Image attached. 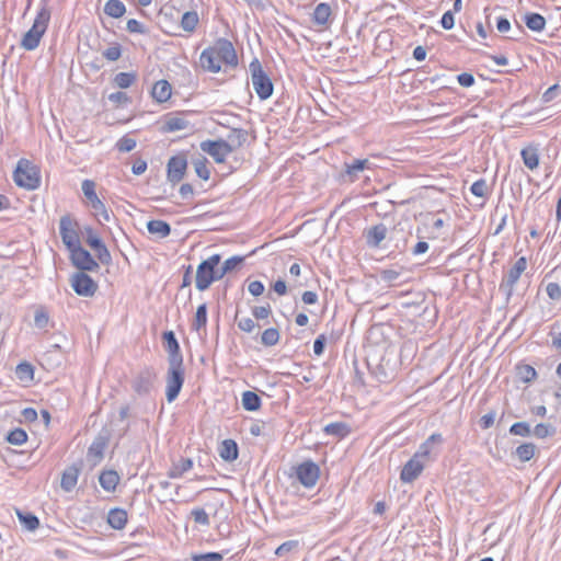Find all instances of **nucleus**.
<instances>
[{
	"label": "nucleus",
	"mask_w": 561,
	"mask_h": 561,
	"mask_svg": "<svg viewBox=\"0 0 561 561\" xmlns=\"http://www.w3.org/2000/svg\"><path fill=\"white\" fill-rule=\"evenodd\" d=\"M220 261V254H213L199 263L195 276V286L198 290L204 291L208 289L214 282L221 279L218 270Z\"/></svg>",
	"instance_id": "obj_1"
},
{
	"label": "nucleus",
	"mask_w": 561,
	"mask_h": 561,
	"mask_svg": "<svg viewBox=\"0 0 561 561\" xmlns=\"http://www.w3.org/2000/svg\"><path fill=\"white\" fill-rule=\"evenodd\" d=\"M50 20V11L47 7H43L32 25V27L24 34L21 46L26 50H34L38 47L41 38L45 34L48 22Z\"/></svg>",
	"instance_id": "obj_2"
},
{
	"label": "nucleus",
	"mask_w": 561,
	"mask_h": 561,
	"mask_svg": "<svg viewBox=\"0 0 561 561\" xmlns=\"http://www.w3.org/2000/svg\"><path fill=\"white\" fill-rule=\"evenodd\" d=\"M15 184L28 191L41 185L39 169L27 159H20L13 173Z\"/></svg>",
	"instance_id": "obj_3"
},
{
	"label": "nucleus",
	"mask_w": 561,
	"mask_h": 561,
	"mask_svg": "<svg viewBox=\"0 0 561 561\" xmlns=\"http://www.w3.org/2000/svg\"><path fill=\"white\" fill-rule=\"evenodd\" d=\"M249 70L251 73V81L253 89L261 100L268 99L274 91V85L268 75L263 70V67L257 58H254L250 65Z\"/></svg>",
	"instance_id": "obj_4"
},
{
	"label": "nucleus",
	"mask_w": 561,
	"mask_h": 561,
	"mask_svg": "<svg viewBox=\"0 0 561 561\" xmlns=\"http://www.w3.org/2000/svg\"><path fill=\"white\" fill-rule=\"evenodd\" d=\"M157 379L156 369L151 366H145L133 376L130 386L138 397H147L153 390Z\"/></svg>",
	"instance_id": "obj_5"
},
{
	"label": "nucleus",
	"mask_w": 561,
	"mask_h": 561,
	"mask_svg": "<svg viewBox=\"0 0 561 561\" xmlns=\"http://www.w3.org/2000/svg\"><path fill=\"white\" fill-rule=\"evenodd\" d=\"M185 380L183 363L169 364L165 376V397L169 403L173 402L181 392Z\"/></svg>",
	"instance_id": "obj_6"
},
{
	"label": "nucleus",
	"mask_w": 561,
	"mask_h": 561,
	"mask_svg": "<svg viewBox=\"0 0 561 561\" xmlns=\"http://www.w3.org/2000/svg\"><path fill=\"white\" fill-rule=\"evenodd\" d=\"M527 268L526 257H519L515 264L508 270V272L503 276L500 285L499 291L505 296L506 302H508L514 294V288L517 282L519 280L522 274Z\"/></svg>",
	"instance_id": "obj_7"
},
{
	"label": "nucleus",
	"mask_w": 561,
	"mask_h": 561,
	"mask_svg": "<svg viewBox=\"0 0 561 561\" xmlns=\"http://www.w3.org/2000/svg\"><path fill=\"white\" fill-rule=\"evenodd\" d=\"M59 233L68 250H72L81 244L78 233V224L69 215H65L60 218Z\"/></svg>",
	"instance_id": "obj_8"
},
{
	"label": "nucleus",
	"mask_w": 561,
	"mask_h": 561,
	"mask_svg": "<svg viewBox=\"0 0 561 561\" xmlns=\"http://www.w3.org/2000/svg\"><path fill=\"white\" fill-rule=\"evenodd\" d=\"M201 149L217 163L225 162L227 156L234 151V147L224 139L204 140L201 142Z\"/></svg>",
	"instance_id": "obj_9"
},
{
	"label": "nucleus",
	"mask_w": 561,
	"mask_h": 561,
	"mask_svg": "<svg viewBox=\"0 0 561 561\" xmlns=\"http://www.w3.org/2000/svg\"><path fill=\"white\" fill-rule=\"evenodd\" d=\"M70 252V260L73 266H76L79 272H95L99 270V263L93 259L91 253L83 249L80 245L73 248L72 250H69Z\"/></svg>",
	"instance_id": "obj_10"
},
{
	"label": "nucleus",
	"mask_w": 561,
	"mask_h": 561,
	"mask_svg": "<svg viewBox=\"0 0 561 561\" xmlns=\"http://www.w3.org/2000/svg\"><path fill=\"white\" fill-rule=\"evenodd\" d=\"M71 287L82 297H92L99 288L96 282L84 272H77L71 276Z\"/></svg>",
	"instance_id": "obj_11"
},
{
	"label": "nucleus",
	"mask_w": 561,
	"mask_h": 561,
	"mask_svg": "<svg viewBox=\"0 0 561 561\" xmlns=\"http://www.w3.org/2000/svg\"><path fill=\"white\" fill-rule=\"evenodd\" d=\"M296 476L304 486L312 488L319 479L320 468L313 461L306 460L296 468Z\"/></svg>",
	"instance_id": "obj_12"
},
{
	"label": "nucleus",
	"mask_w": 561,
	"mask_h": 561,
	"mask_svg": "<svg viewBox=\"0 0 561 561\" xmlns=\"http://www.w3.org/2000/svg\"><path fill=\"white\" fill-rule=\"evenodd\" d=\"M210 48L221 62L231 67H236L238 65L236 49L229 39L218 38Z\"/></svg>",
	"instance_id": "obj_13"
},
{
	"label": "nucleus",
	"mask_w": 561,
	"mask_h": 561,
	"mask_svg": "<svg viewBox=\"0 0 561 561\" xmlns=\"http://www.w3.org/2000/svg\"><path fill=\"white\" fill-rule=\"evenodd\" d=\"M168 180L174 185L179 183L185 175L187 160L184 156L171 157L167 164Z\"/></svg>",
	"instance_id": "obj_14"
},
{
	"label": "nucleus",
	"mask_w": 561,
	"mask_h": 561,
	"mask_svg": "<svg viewBox=\"0 0 561 561\" xmlns=\"http://www.w3.org/2000/svg\"><path fill=\"white\" fill-rule=\"evenodd\" d=\"M426 463L423 460H420L412 456V458L403 466L400 479L404 483H411L419 478V476L424 470Z\"/></svg>",
	"instance_id": "obj_15"
},
{
	"label": "nucleus",
	"mask_w": 561,
	"mask_h": 561,
	"mask_svg": "<svg viewBox=\"0 0 561 561\" xmlns=\"http://www.w3.org/2000/svg\"><path fill=\"white\" fill-rule=\"evenodd\" d=\"M164 347L168 352V364L183 363V355L181 353L180 344L173 331L163 333Z\"/></svg>",
	"instance_id": "obj_16"
},
{
	"label": "nucleus",
	"mask_w": 561,
	"mask_h": 561,
	"mask_svg": "<svg viewBox=\"0 0 561 561\" xmlns=\"http://www.w3.org/2000/svg\"><path fill=\"white\" fill-rule=\"evenodd\" d=\"M108 437L106 435H98L88 448V460L93 465H98L104 457V450L107 447Z\"/></svg>",
	"instance_id": "obj_17"
},
{
	"label": "nucleus",
	"mask_w": 561,
	"mask_h": 561,
	"mask_svg": "<svg viewBox=\"0 0 561 561\" xmlns=\"http://www.w3.org/2000/svg\"><path fill=\"white\" fill-rule=\"evenodd\" d=\"M442 443L443 436L439 433H434L420 445L417 451L413 456L420 460H423L424 463H427L432 454V447L434 445H440Z\"/></svg>",
	"instance_id": "obj_18"
},
{
	"label": "nucleus",
	"mask_w": 561,
	"mask_h": 561,
	"mask_svg": "<svg viewBox=\"0 0 561 561\" xmlns=\"http://www.w3.org/2000/svg\"><path fill=\"white\" fill-rule=\"evenodd\" d=\"M387 227L383 224H378L366 230V243L369 248H379L381 241L386 239Z\"/></svg>",
	"instance_id": "obj_19"
},
{
	"label": "nucleus",
	"mask_w": 561,
	"mask_h": 561,
	"mask_svg": "<svg viewBox=\"0 0 561 561\" xmlns=\"http://www.w3.org/2000/svg\"><path fill=\"white\" fill-rule=\"evenodd\" d=\"M80 471V465H71L64 470L60 481V486L64 491L70 492L75 489Z\"/></svg>",
	"instance_id": "obj_20"
},
{
	"label": "nucleus",
	"mask_w": 561,
	"mask_h": 561,
	"mask_svg": "<svg viewBox=\"0 0 561 561\" xmlns=\"http://www.w3.org/2000/svg\"><path fill=\"white\" fill-rule=\"evenodd\" d=\"M199 60H201L203 68L210 72L217 73L221 69V66H220L221 61L219 60V58L216 56V54L213 51V49L210 47H208L202 51Z\"/></svg>",
	"instance_id": "obj_21"
},
{
	"label": "nucleus",
	"mask_w": 561,
	"mask_h": 561,
	"mask_svg": "<svg viewBox=\"0 0 561 561\" xmlns=\"http://www.w3.org/2000/svg\"><path fill=\"white\" fill-rule=\"evenodd\" d=\"M332 15V9L330 4L325 2L319 3L312 13V22L319 26H327Z\"/></svg>",
	"instance_id": "obj_22"
},
{
	"label": "nucleus",
	"mask_w": 561,
	"mask_h": 561,
	"mask_svg": "<svg viewBox=\"0 0 561 561\" xmlns=\"http://www.w3.org/2000/svg\"><path fill=\"white\" fill-rule=\"evenodd\" d=\"M81 188L94 210H99L104 206V203L95 193V183L92 180H84L81 184Z\"/></svg>",
	"instance_id": "obj_23"
},
{
	"label": "nucleus",
	"mask_w": 561,
	"mask_h": 561,
	"mask_svg": "<svg viewBox=\"0 0 561 561\" xmlns=\"http://www.w3.org/2000/svg\"><path fill=\"white\" fill-rule=\"evenodd\" d=\"M172 88L171 84L167 80L157 81L151 91L152 98L159 102H167L171 98Z\"/></svg>",
	"instance_id": "obj_24"
},
{
	"label": "nucleus",
	"mask_w": 561,
	"mask_h": 561,
	"mask_svg": "<svg viewBox=\"0 0 561 561\" xmlns=\"http://www.w3.org/2000/svg\"><path fill=\"white\" fill-rule=\"evenodd\" d=\"M108 525L116 530H121L127 523V512L123 508H112L107 514Z\"/></svg>",
	"instance_id": "obj_25"
},
{
	"label": "nucleus",
	"mask_w": 561,
	"mask_h": 561,
	"mask_svg": "<svg viewBox=\"0 0 561 561\" xmlns=\"http://www.w3.org/2000/svg\"><path fill=\"white\" fill-rule=\"evenodd\" d=\"M147 229L151 234H156L160 239L167 238L171 232L170 225L167 221L160 219L149 220L147 224Z\"/></svg>",
	"instance_id": "obj_26"
},
{
	"label": "nucleus",
	"mask_w": 561,
	"mask_h": 561,
	"mask_svg": "<svg viewBox=\"0 0 561 561\" xmlns=\"http://www.w3.org/2000/svg\"><path fill=\"white\" fill-rule=\"evenodd\" d=\"M99 482L105 491L112 492L119 482V476L114 470H106L100 474Z\"/></svg>",
	"instance_id": "obj_27"
},
{
	"label": "nucleus",
	"mask_w": 561,
	"mask_h": 561,
	"mask_svg": "<svg viewBox=\"0 0 561 561\" xmlns=\"http://www.w3.org/2000/svg\"><path fill=\"white\" fill-rule=\"evenodd\" d=\"M520 156L525 167L529 170H534L539 164V153L538 149L535 146H528L520 151Z\"/></svg>",
	"instance_id": "obj_28"
},
{
	"label": "nucleus",
	"mask_w": 561,
	"mask_h": 561,
	"mask_svg": "<svg viewBox=\"0 0 561 561\" xmlns=\"http://www.w3.org/2000/svg\"><path fill=\"white\" fill-rule=\"evenodd\" d=\"M242 407L247 411H257L262 405L260 396L253 391L247 390L242 393Z\"/></svg>",
	"instance_id": "obj_29"
},
{
	"label": "nucleus",
	"mask_w": 561,
	"mask_h": 561,
	"mask_svg": "<svg viewBox=\"0 0 561 561\" xmlns=\"http://www.w3.org/2000/svg\"><path fill=\"white\" fill-rule=\"evenodd\" d=\"M220 457L226 461H233L238 458V445L232 439H225L219 449Z\"/></svg>",
	"instance_id": "obj_30"
},
{
	"label": "nucleus",
	"mask_w": 561,
	"mask_h": 561,
	"mask_svg": "<svg viewBox=\"0 0 561 561\" xmlns=\"http://www.w3.org/2000/svg\"><path fill=\"white\" fill-rule=\"evenodd\" d=\"M537 450V446L534 443H523L514 450L515 455L522 462L529 461Z\"/></svg>",
	"instance_id": "obj_31"
},
{
	"label": "nucleus",
	"mask_w": 561,
	"mask_h": 561,
	"mask_svg": "<svg viewBox=\"0 0 561 561\" xmlns=\"http://www.w3.org/2000/svg\"><path fill=\"white\" fill-rule=\"evenodd\" d=\"M190 123L182 116H171L168 117L163 125L164 131H179L186 129L188 127Z\"/></svg>",
	"instance_id": "obj_32"
},
{
	"label": "nucleus",
	"mask_w": 561,
	"mask_h": 561,
	"mask_svg": "<svg viewBox=\"0 0 561 561\" xmlns=\"http://www.w3.org/2000/svg\"><path fill=\"white\" fill-rule=\"evenodd\" d=\"M126 12V7L121 0H108L104 5V13L111 18L118 19Z\"/></svg>",
	"instance_id": "obj_33"
},
{
	"label": "nucleus",
	"mask_w": 561,
	"mask_h": 561,
	"mask_svg": "<svg viewBox=\"0 0 561 561\" xmlns=\"http://www.w3.org/2000/svg\"><path fill=\"white\" fill-rule=\"evenodd\" d=\"M525 24L534 32H541L546 27V19L539 13H527L525 15Z\"/></svg>",
	"instance_id": "obj_34"
},
{
	"label": "nucleus",
	"mask_w": 561,
	"mask_h": 561,
	"mask_svg": "<svg viewBox=\"0 0 561 561\" xmlns=\"http://www.w3.org/2000/svg\"><path fill=\"white\" fill-rule=\"evenodd\" d=\"M367 159H356L351 163H345V172L354 181L357 178L358 172L364 171L368 165Z\"/></svg>",
	"instance_id": "obj_35"
},
{
	"label": "nucleus",
	"mask_w": 561,
	"mask_h": 561,
	"mask_svg": "<svg viewBox=\"0 0 561 561\" xmlns=\"http://www.w3.org/2000/svg\"><path fill=\"white\" fill-rule=\"evenodd\" d=\"M16 515L19 517L22 526L27 530H35L39 526V519L32 513H23L22 511H16Z\"/></svg>",
	"instance_id": "obj_36"
},
{
	"label": "nucleus",
	"mask_w": 561,
	"mask_h": 561,
	"mask_svg": "<svg viewBox=\"0 0 561 561\" xmlns=\"http://www.w3.org/2000/svg\"><path fill=\"white\" fill-rule=\"evenodd\" d=\"M324 433L336 437H345L350 433V428L343 422H334L324 426Z\"/></svg>",
	"instance_id": "obj_37"
},
{
	"label": "nucleus",
	"mask_w": 561,
	"mask_h": 561,
	"mask_svg": "<svg viewBox=\"0 0 561 561\" xmlns=\"http://www.w3.org/2000/svg\"><path fill=\"white\" fill-rule=\"evenodd\" d=\"M198 23V14L195 11H187L182 15L181 27L186 32H193Z\"/></svg>",
	"instance_id": "obj_38"
},
{
	"label": "nucleus",
	"mask_w": 561,
	"mask_h": 561,
	"mask_svg": "<svg viewBox=\"0 0 561 561\" xmlns=\"http://www.w3.org/2000/svg\"><path fill=\"white\" fill-rule=\"evenodd\" d=\"M248 138V131L242 128H233L231 133L228 136V139L230 140V145L234 147V150L242 147L243 144L247 141Z\"/></svg>",
	"instance_id": "obj_39"
},
{
	"label": "nucleus",
	"mask_w": 561,
	"mask_h": 561,
	"mask_svg": "<svg viewBox=\"0 0 561 561\" xmlns=\"http://www.w3.org/2000/svg\"><path fill=\"white\" fill-rule=\"evenodd\" d=\"M206 323H207V306H206V304H202L197 307L192 328L196 331H199L201 329L206 327Z\"/></svg>",
	"instance_id": "obj_40"
},
{
	"label": "nucleus",
	"mask_w": 561,
	"mask_h": 561,
	"mask_svg": "<svg viewBox=\"0 0 561 561\" xmlns=\"http://www.w3.org/2000/svg\"><path fill=\"white\" fill-rule=\"evenodd\" d=\"M136 81L134 72H119L114 77L115 84L121 89L129 88Z\"/></svg>",
	"instance_id": "obj_41"
},
{
	"label": "nucleus",
	"mask_w": 561,
	"mask_h": 561,
	"mask_svg": "<svg viewBox=\"0 0 561 561\" xmlns=\"http://www.w3.org/2000/svg\"><path fill=\"white\" fill-rule=\"evenodd\" d=\"M279 341V332L276 328L264 330L261 336V343L265 346H274Z\"/></svg>",
	"instance_id": "obj_42"
},
{
	"label": "nucleus",
	"mask_w": 561,
	"mask_h": 561,
	"mask_svg": "<svg viewBox=\"0 0 561 561\" xmlns=\"http://www.w3.org/2000/svg\"><path fill=\"white\" fill-rule=\"evenodd\" d=\"M207 159L203 156L193 160L196 174L205 181H207L210 176V171L207 168Z\"/></svg>",
	"instance_id": "obj_43"
},
{
	"label": "nucleus",
	"mask_w": 561,
	"mask_h": 561,
	"mask_svg": "<svg viewBox=\"0 0 561 561\" xmlns=\"http://www.w3.org/2000/svg\"><path fill=\"white\" fill-rule=\"evenodd\" d=\"M244 257L234 255L227 259L221 267H218L221 278L227 274L233 271L239 264L243 262Z\"/></svg>",
	"instance_id": "obj_44"
},
{
	"label": "nucleus",
	"mask_w": 561,
	"mask_h": 561,
	"mask_svg": "<svg viewBox=\"0 0 561 561\" xmlns=\"http://www.w3.org/2000/svg\"><path fill=\"white\" fill-rule=\"evenodd\" d=\"M7 440L15 446H20L27 440V434L22 428H14L7 435Z\"/></svg>",
	"instance_id": "obj_45"
},
{
	"label": "nucleus",
	"mask_w": 561,
	"mask_h": 561,
	"mask_svg": "<svg viewBox=\"0 0 561 561\" xmlns=\"http://www.w3.org/2000/svg\"><path fill=\"white\" fill-rule=\"evenodd\" d=\"M15 373L20 380H32L34 377L33 366L26 362L20 363L16 366Z\"/></svg>",
	"instance_id": "obj_46"
},
{
	"label": "nucleus",
	"mask_w": 561,
	"mask_h": 561,
	"mask_svg": "<svg viewBox=\"0 0 561 561\" xmlns=\"http://www.w3.org/2000/svg\"><path fill=\"white\" fill-rule=\"evenodd\" d=\"M533 433L538 438H546L556 434V427L551 424L539 423L535 426Z\"/></svg>",
	"instance_id": "obj_47"
},
{
	"label": "nucleus",
	"mask_w": 561,
	"mask_h": 561,
	"mask_svg": "<svg viewBox=\"0 0 561 561\" xmlns=\"http://www.w3.org/2000/svg\"><path fill=\"white\" fill-rule=\"evenodd\" d=\"M512 435L528 437L531 434L530 425L527 422H516L510 427Z\"/></svg>",
	"instance_id": "obj_48"
},
{
	"label": "nucleus",
	"mask_w": 561,
	"mask_h": 561,
	"mask_svg": "<svg viewBox=\"0 0 561 561\" xmlns=\"http://www.w3.org/2000/svg\"><path fill=\"white\" fill-rule=\"evenodd\" d=\"M126 30L129 33H135V34L146 35L149 33V30L145 26V24H142L141 22H139L136 19H129L127 21Z\"/></svg>",
	"instance_id": "obj_49"
},
{
	"label": "nucleus",
	"mask_w": 561,
	"mask_h": 561,
	"mask_svg": "<svg viewBox=\"0 0 561 561\" xmlns=\"http://www.w3.org/2000/svg\"><path fill=\"white\" fill-rule=\"evenodd\" d=\"M299 547L298 540H288L283 542L280 546L277 547L275 550V554L277 557H284L291 552L293 550H296Z\"/></svg>",
	"instance_id": "obj_50"
},
{
	"label": "nucleus",
	"mask_w": 561,
	"mask_h": 561,
	"mask_svg": "<svg viewBox=\"0 0 561 561\" xmlns=\"http://www.w3.org/2000/svg\"><path fill=\"white\" fill-rule=\"evenodd\" d=\"M191 559L193 561H221L224 554L219 552L193 553Z\"/></svg>",
	"instance_id": "obj_51"
},
{
	"label": "nucleus",
	"mask_w": 561,
	"mask_h": 561,
	"mask_svg": "<svg viewBox=\"0 0 561 561\" xmlns=\"http://www.w3.org/2000/svg\"><path fill=\"white\" fill-rule=\"evenodd\" d=\"M470 192L477 196V197H485L486 194H488V185H486V181L483 180V179H480L478 181H476L471 187H470Z\"/></svg>",
	"instance_id": "obj_52"
},
{
	"label": "nucleus",
	"mask_w": 561,
	"mask_h": 561,
	"mask_svg": "<svg viewBox=\"0 0 561 561\" xmlns=\"http://www.w3.org/2000/svg\"><path fill=\"white\" fill-rule=\"evenodd\" d=\"M191 515L196 524L208 526L209 525V517L208 514L204 508L197 507L192 510Z\"/></svg>",
	"instance_id": "obj_53"
},
{
	"label": "nucleus",
	"mask_w": 561,
	"mask_h": 561,
	"mask_svg": "<svg viewBox=\"0 0 561 561\" xmlns=\"http://www.w3.org/2000/svg\"><path fill=\"white\" fill-rule=\"evenodd\" d=\"M122 56V46L118 43H115L113 46L106 48L103 51V57L110 61H116Z\"/></svg>",
	"instance_id": "obj_54"
},
{
	"label": "nucleus",
	"mask_w": 561,
	"mask_h": 561,
	"mask_svg": "<svg viewBox=\"0 0 561 561\" xmlns=\"http://www.w3.org/2000/svg\"><path fill=\"white\" fill-rule=\"evenodd\" d=\"M93 250L102 264L108 265L112 262L111 253L104 243H102L100 248H94Z\"/></svg>",
	"instance_id": "obj_55"
},
{
	"label": "nucleus",
	"mask_w": 561,
	"mask_h": 561,
	"mask_svg": "<svg viewBox=\"0 0 561 561\" xmlns=\"http://www.w3.org/2000/svg\"><path fill=\"white\" fill-rule=\"evenodd\" d=\"M116 147L121 152H129L135 149L136 140L129 137H123L117 141Z\"/></svg>",
	"instance_id": "obj_56"
},
{
	"label": "nucleus",
	"mask_w": 561,
	"mask_h": 561,
	"mask_svg": "<svg viewBox=\"0 0 561 561\" xmlns=\"http://www.w3.org/2000/svg\"><path fill=\"white\" fill-rule=\"evenodd\" d=\"M518 369H519L520 378L525 382H529V381L536 379V377H537L536 369L530 365H524V366L519 367Z\"/></svg>",
	"instance_id": "obj_57"
},
{
	"label": "nucleus",
	"mask_w": 561,
	"mask_h": 561,
	"mask_svg": "<svg viewBox=\"0 0 561 561\" xmlns=\"http://www.w3.org/2000/svg\"><path fill=\"white\" fill-rule=\"evenodd\" d=\"M48 321L49 316L44 309L36 310L34 316V323L36 328L44 329L48 324Z\"/></svg>",
	"instance_id": "obj_58"
},
{
	"label": "nucleus",
	"mask_w": 561,
	"mask_h": 561,
	"mask_svg": "<svg viewBox=\"0 0 561 561\" xmlns=\"http://www.w3.org/2000/svg\"><path fill=\"white\" fill-rule=\"evenodd\" d=\"M546 293L551 300L561 299V287L558 283H549L546 286Z\"/></svg>",
	"instance_id": "obj_59"
},
{
	"label": "nucleus",
	"mask_w": 561,
	"mask_h": 561,
	"mask_svg": "<svg viewBox=\"0 0 561 561\" xmlns=\"http://www.w3.org/2000/svg\"><path fill=\"white\" fill-rule=\"evenodd\" d=\"M236 320H237V324H238V328L243 331V332H247V333H250L253 331V329L255 328V322L253 321V319L251 318H241V319H238L236 317Z\"/></svg>",
	"instance_id": "obj_60"
},
{
	"label": "nucleus",
	"mask_w": 561,
	"mask_h": 561,
	"mask_svg": "<svg viewBox=\"0 0 561 561\" xmlns=\"http://www.w3.org/2000/svg\"><path fill=\"white\" fill-rule=\"evenodd\" d=\"M495 416H496V412L493 410L490 411L489 413L484 414L483 416H481V419L479 421L481 428H483V430L490 428L494 424Z\"/></svg>",
	"instance_id": "obj_61"
},
{
	"label": "nucleus",
	"mask_w": 561,
	"mask_h": 561,
	"mask_svg": "<svg viewBox=\"0 0 561 561\" xmlns=\"http://www.w3.org/2000/svg\"><path fill=\"white\" fill-rule=\"evenodd\" d=\"M327 343V336L324 334H320L313 342V353L317 356H321L324 352Z\"/></svg>",
	"instance_id": "obj_62"
},
{
	"label": "nucleus",
	"mask_w": 561,
	"mask_h": 561,
	"mask_svg": "<svg viewBox=\"0 0 561 561\" xmlns=\"http://www.w3.org/2000/svg\"><path fill=\"white\" fill-rule=\"evenodd\" d=\"M264 284L260 280L250 282L248 285L249 293L254 297L261 296L264 293Z\"/></svg>",
	"instance_id": "obj_63"
},
{
	"label": "nucleus",
	"mask_w": 561,
	"mask_h": 561,
	"mask_svg": "<svg viewBox=\"0 0 561 561\" xmlns=\"http://www.w3.org/2000/svg\"><path fill=\"white\" fill-rule=\"evenodd\" d=\"M458 83L463 88H470L474 84V77L469 72H462L457 76Z\"/></svg>",
	"instance_id": "obj_64"
}]
</instances>
